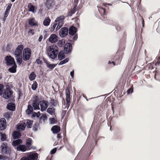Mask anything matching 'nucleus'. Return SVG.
Returning a JSON list of instances; mask_svg holds the SVG:
<instances>
[{"label": "nucleus", "mask_w": 160, "mask_h": 160, "mask_svg": "<svg viewBox=\"0 0 160 160\" xmlns=\"http://www.w3.org/2000/svg\"><path fill=\"white\" fill-rule=\"evenodd\" d=\"M23 46L20 44L18 46L14 52V55L16 60H22V52L23 48Z\"/></svg>", "instance_id": "obj_1"}, {"label": "nucleus", "mask_w": 160, "mask_h": 160, "mask_svg": "<svg viewBox=\"0 0 160 160\" xmlns=\"http://www.w3.org/2000/svg\"><path fill=\"white\" fill-rule=\"evenodd\" d=\"M31 55V50L28 48H24L22 56L23 60H29Z\"/></svg>", "instance_id": "obj_2"}, {"label": "nucleus", "mask_w": 160, "mask_h": 160, "mask_svg": "<svg viewBox=\"0 0 160 160\" xmlns=\"http://www.w3.org/2000/svg\"><path fill=\"white\" fill-rule=\"evenodd\" d=\"M13 93L12 90L10 88L9 86L7 85L3 93V97L5 99H8L12 95Z\"/></svg>", "instance_id": "obj_3"}, {"label": "nucleus", "mask_w": 160, "mask_h": 160, "mask_svg": "<svg viewBox=\"0 0 160 160\" xmlns=\"http://www.w3.org/2000/svg\"><path fill=\"white\" fill-rule=\"evenodd\" d=\"M125 47L124 45L122 47H120L115 56L114 57V60H121L122 59L123 51H124Z\"/></svg>", "instance_id": "obj_4"}, {"label": "nucleus", "mask_w": 160, "mask_h": 160, "mask_svg": "<svg viewBox=\"0 0 160 160\" xmlns=\"http://www.w3.org/2000/svg\"><path fill=\"white\" fill-rule=\"evenodd\" d=\"M2 151V153L6 154H9L11 152L10 148L8 146L7 142H3L1 146Z\"/></svg>", "instance_id": "obj_5"}, {"label": "nucleus", "mask_w": 160, "mask_h": 160, "mask_svg": "<svg viewBox=\"0 0 160 160\" xmlns=\"http://www.w3.org/2000/svg\"><path fill=\"white\" fill-rule=\"evenodd\" d=\"M65 95L66 96V106L69 107L70 103V88L68 87L65 90Z\"/></svg>", "instance_id": "obj_6"}, {"label": "nucleus", "mask_w": 160, "mask_h": 160, "mask_svg": "<svg viewBox=\"0 0 160 160\" xmlns=\"http://www.w3.org/2000/svg\"><path fill=\"white\" fill-rule=\"evenodd\" d=\"M68 32V29L66 27H63L59 30V35L62 38L65 37L67 36Z\"/></svg>", "instance_id": "obj_7"}, {"label": "nucleus", "mask_w": 160, "mask_h": 160, "mask_svg": "<svg viewBox=\"0 0 160 160\" xmlns=\"http://www.w3.org/2000/svg\"><path fill=\"white\" fill-rule=\"evenodd\" d=\"M72 48V45L71 43H66L64 46V52L65 54H68L71 52Z\"/></svg>", "instance_id": "obj_8"}, {"label": "nucleus", "mask_w": 160, "mask_h": 160, "mask_svg": "<svg viewBox=\"0 0 160 160\" xmlns=\"http://www.w3.org/2000/svg\"><path fill=\"white\" fill-rule=\"evenodd\" d=\"M40 103L41 107V110L42 111H45L48 106V102L46 100H43L42 101H41Z\"/></svg>", "instance_id": "obj_9"}, {"label": "nucleus", "mask_w": 160, "mask_h": 160, "mask_svg": "<svg viewBox=\"0 0 160 160\" xmlns=\"http://www.w3.org/2000/svg\"><path fill=\"white\" fill-rule=\"evenodd\" d=\"M6 121L4 118L0 119V130H3L6 127Z\"/></svg>", "instance_id": "obj_10"}, {"label": "nucleus", "mask_w": 160, "mask_h": 160, "mask_svg": "<svg viewBox=\"0 0 160 160\" xmlns=\"http://www.w3.org/2000/svg\"><path fill=\"white\" fill-rule=\"evenodd\" d=\"M55 3L53 0H47L46 1L45 5L48 9L51 8L54 5Z\"/></svg>", "instance_id": "obj_11"}, {"label": "nucleus", "mask_w": 160, "mask_h": 160, "mask_svg": "<svg viewBox=\"0 0 160 160\" xmlns=\"http://www.w3.org/2000/svg\"><path fill=\"white\" fill-rule=\"evenodd\" d=\"M48 52H50L51 51L52 52L59 51L58 47L55 44H53L50 46L48 47L47 48Z\"/></svg>", "instance_id": "obj_12"}, {"label": "nucleus", "mask_w": 160, "mask_h": 160, "mask_svg": "<svg viewBox=\"0 0 160 160\" xmlns=\"http://www.w3.org/2000/svg\"><path fill=\"white\" fill-rule=\"evenodd\" d=\"M58 40V37L54 34H51L48 38V41L51 43H55Z\"/></svg>", "instance_id": "obj_13"}, {"label": "nucleus", "mask_w": 160, "mask_h": 160, "mask_svg": "<svg viewBox=\"0 0 160 160\" xmlns=\"http://www.w3.org/2000/svg\"><path fill=\"white\" fill-rule=\"evenodd\" d=\"M77 28L73 26H71L68 29L69 34L71 36H74L77 32Z\"/></svg>", "instance_id": "obj_14"}, {"label": "nucleus", "mask_w": 160, "mask_h": 160, "mask_svg": "<svg viewBox=\"0 0 160 160\" xmlns=\"http://www.w3.org/2000/svg\"><path fill=\"white\" fill-rule=\"evenodd\" d=\"M21 135V134L20 132L16 131H13L12 133V137L13 139L19 138Z\"/></svg>", "instance_id": "obj_15"}, {"label": "nucleus", "mask_w": 160, "mask_h": 160, "mask_svg": "<svg viewBox=\"0 0 160 160\" xmlns=\"http://www.w3.org/2000/svg\"><path fill=\"white\" fill-rule=\"evenodd\" d=\"M58 51L52 52L51 51L48 52V54L50 58L52 59H54L57 56L58 54Z\"/></svg>", "instance_id": "obj_16"}, {"label": "nucleus", "mask_w": 160, "mask_h": 160, "mask_svg": "<svg viewBox=\"0 0 160 160\" xmlns=\"http://www.w3.org/2000/svg\"><path fill=\"white\" fill-rule=\"evenodd\" d=\"M61 130V128L57 125L53 126L51 128V130L53 133H58Z\"/></svg>", "instance_id": "obj_17"}, {"label": "nucleus", "mask_w": 160, "mask_h": 160, "mask_svg": "<svg viewBox=\"0 0 160 160\" xmlns=\"http://www.w3.org/2000/svg\"><path fill=\"white\" fill-rule=\"evenodd\" d=\"M50 104L51 106L56 107L58 104V100L54 99L52 98H50L49 100Z\"/></svg>", "instance_id": "obj_18"}, {"label": "nucleus", "mask_w": 160, "mask_h": 160, "mask_svg": "<svg viewBox=\"0 0 160 160\" xmlns=\"http://www.w3.org/2000/svg\"><path fill=\"white\" fill-rule=\"evenodd\" d=\"M28 148L25 145H20L18 146L17 147V149L18 151L25 152L27 150Z\"/></svg>", "instance_id": "obj_19"}, {"label": "nucleus", "mask_w": 160, "mask_h": 160, "mask_svg": "<svg viewBox=\"0 0 160 160\" xmlns=\"http://www.w3.org/2000/svg\"><path fill=\"white\" fill-rule=\"evenodd\" d=\"M38 154L37 153H34L30 154L27 156L29 160H36L38 158Z\"/></svg>", "instance_id": "obj_20"}, {"label": "nucleus", "mask_w": 160, "mask_h": 160, "mask_svg": "<svg viewBox=\"0 0 160 160\" xmlns=\"http://www.w3.org/2000/svg\"><path fill=\"white\" fill-rule=\"evenodd\" d=\"M7 108L8 109L10 110L14 111L15 109V105L12 102L8 103L7 105Z\"/></svg>", "instance_id": "obj_21"}, {"label": "nucleus", "mask_w": 160, "mask_h": 160, "mask_svg": "<svg viewBox=\"0 0 160 160\" xmlns=\"http://www.w3.org/2000/svg\"><path fill=\"white\" fill-rule=\"evenodd\" d=\"M65 53L62 51H60L59 52H58V58L59 60H62L64 59L65 58Z\"/></svg>", "instance_id": "obj_22"}, {"label": "nucleus", "mask_w": 160, "mask_h": 160, "mask_svg": "<svg viewBox=\"0 0 160 160\" xmlns=\"http://www.w3.org/2000/svg\"><path fill=\"white\" fill-rule=\"evenodd\" d=\"M32 139L30 138H28L26 140V144L28 149H30L31 148V146L32 145Z\"/></svg>", "instance_id": "obj_23"}, {"label": "nucleus", "mask_w": 160, "mask_h": 160, "mask_svg": "<svg viewBox=\"0 0 160 160\" xmlns=\"http://www.w3.org/2000/svg\"><path fill=\"white\" fill-rule=\"evenodd\" d=\"M28 24L30 26H37L38 25V23L36 22L34 18H32L28 19Z\"/></svg>", "instance_id": "obj_24"}, {"label": "nucleus", "mask_w": 160, "mask_h": 160, "mask_svg": "<svg viewBox=\"0 0 160 160\" xmlns=\"http://www.w3.org/2000/svg\"><path fill=\"white\" fill-rule=\"evenodd\" d=\"M47 112L51 115H54L55 114V109L53 107L48 108L47 110Z\"/></svg>", "instance_id": "obj_25"}, {"label": "nucleus", "mask_w": 160, "mask_h": 160, "mask_svg": "<svg viewBox=\"0 0 160 160\" xmlns=\"http://www.w3.org/2000/svg\"><path fill=\"white\" fill-rule=\"evenodd\" d=\"M26 126V124L25 122L22 124H20L17 126V129L20 132L24 130L25 129Z\"/></svg>", "instance_id": "obj_26"}, {"label": "nucleus", "mask_w": 160, "mask_h": 160, "mask_svg": "<svg viewBox=\"0 0 160 160\" xmlns=\"http://www.w3.org/2000/svg\"><path fill=\"white\" fill-rule=\"evenodd\" d=\"M156 61H153L152 63H150L148 64V66L150 69H152L153 68V67H154V66H156L157 64H159L160 63V61H159V62H158V61L157 62H156Z\"/></svg>", "instance_id": "obj_27"}, {"label": "nucleus", "mask_w": 160, "mask_h": 160, "mask_svg": "<svg viewBox=\"0 0 160 160\" xmlns=\"http://www.w3.org/2000/svg\"><path fill=\"white\" fill-rule=\"evenodd\" d=\"M22 140L20 139L13 140L12 143V145L13 146H18L20 144L22 143Z\"/></svg>", "instance_id": "obj_28"}, {"label": "nucleus", "mask_w": 160, "mask_h": 160, "mask_svg": "<svg viewBox=\"0 0 160 160\" xmlns=\"http://www.w3.org/2000/svg\"><path fill=\"white\" fill-rule=\"evenodd\" d=\"M17 67L16 64H14L13 66L8 69V71L10 72L14 73L16 72Z\"/></svg>", "instance_id": "obj_29"}, {"label": "nucleus", "mask_w": 160, "mask_h": 160, "mask_svg": "<svg viewBox=\"0 0 160 160\" xmlns=\"http://www.w3.org/2000/svg\"><path fill=\"white\" fill-rule=\"evenodd\" d=\"M33 107L31 105H28V109L26 110V112L28 114H30L32 113L33 111Z\"/></svg>", "instance_id": "obj_30"}, {"label": "nucleus", "mask_w": 160, "mask_h": 160, "mask_svg": "<svg viewBox=\"0 0 160 160\" xmlns=\"http://www.w3.org/2000/svg\"><path fill=\"white\" fill-rule=\"evenodd\" d=\"M44 62L46 63L47 67L51 70L53 69L57 65V64H50L47 62L48 61H44Z\"/></svg>", "instance_id": "obj_31"}, {"label": "nucleus", "mask_w": 160, "mask_h": 160, "mask_svg": "<svg viewBox=\"0 0 160 160\" xmlns=\"http://www.w3.org/2000/svg\"><path fill=\"white\" fill-rule=\"evenodd\" d=\"M0 139L2 141H8V140H7L8 137L7 136L6 134L4 133H0Z\"/></svg>", "instance_id": "obj_32"}, {"label": "nucleus", "mask_w": 160, "mask_h": 160, "mask_svg": "<svg viewBox=\"0 0 160 160\" xmlns=\"http://www.w3.org/2000/svg\"><path fill=\"white\" fill-rule=\"evenodd\" d=\"M50 21L51 20L49 18H45L43 22V24L44 26H48L49 25Z\"/></svg>", "instance_id": "obj_33"}, {"label": "nucleus", "mask_w": 160, "mask_h": 160, "mask_svg": "<svg viewBox=\"0 0 160 160\" xmlns=\"http://www.w3.org/2000/svg\"><path fill=\"white\" fill-rule=\"evenodd\" d=\"M36 76V75L35 73L34 72H32L30 74L29 78L30 81H32L35 79Z\"/></svg>", "instance_id": "obj_34"}, {"label": "nucleus", "mask_w": 160, "mask_h": 160, "mask_svg": "<svg viewBox=\"0 0 160 160\" xmlns=\"http://www.w3.org/2000/svg\"><path fill=\"white\" fill-rule=\"evenodd\" d=\"M6 63L8 66L12 67L14 64H16L15 61H6Z\"/></svg>", "instance_id": "obj_35"}, {"label": "nucleus", "mask_w": 160, "mask_h": 160, "mask_svg": "<svg viewBox=\"0 0 160 160\" xmlns=\"http://www.w3.org/2000/svg\"><path fill=\"white\" fill-rule=\"evenodd\" d=\"M47 119V117L46 114H43L40 118L39 122L42 123V122H44Z\"/></svg>", "instance_id": "obj_36"}, {"label": "nucleus", "mask_w": 160, "mask_h": 160, "mask_svg": "<svg viewBox=\"0 0 160 160\" xmlns=\"http://www.w3.org/2000/svg\"><path fill=\"white\" fill-rule=\"evenodd\" d=\"M65 40L64 39H62L61 40H59L58 42V46L60 47H62L65 44Z\"/></svg>", "instance_id": "obj_37"}, {"label": "nucleus", "mask_w": 160, "mask_h": 160, "mask_svg": "<svg viewBox=\"0 0 160 160\" xmlns=\"http://www.w3.org/2000/svg\"><path fill=\"white\" fill-rule=\"evenodd\" d=\"M32 121L30 120H27L26 122V126L28 128H31L32 123Z\"/></svg>", "instance_id": "obj_38"}, {"label": "nucleus", "mask_w": 160, "mask_h": 160, "mask_svg": "<svg viewBox=\"0 0 160 160\" xmlns=\"http://www.w3.org/2000/svg\"><path fill=\"white\" fill-rule=\"evenodd\" d=\"M136 61H130L129 62V65L131 67L135 68L136 67Z\"/></svg>", "instance_id": "obj_39"}, {"label": "nucleus", "mask_w": 160, "mask_h": 160, "mask_svg": "<svg viewBox=\"0 0 160 160\" xmlns=\"http://www.w3.org/2000/svg\"><path fill=\"white\" fill-rule=\"evenodd\" d=\"M76 7H74L73 8L71 9L70 11L68 13V16H72V15L75 13V12Z\"/></svg>", "instance_id": "obj_40"}, {"label": "nucleus", "mask_w": 160, "mask_h": 160, "mask_svg": "<svg viewBox=\"0 0 160 160\" xmlns=\"http://www.w3.org/2000/svg\"><path fill=\"white\" fill-rule=\"evenodd\" d=\"M32 106L34 110L40 109L39 103H32Z\"/></svg>", "instance_id": "obj_41"}, {"label": "nucleus", "mask_w": 160, "mask_h": 160, "mask_svg": "<svg viewBox=\"0 0 160 160\" xmlns=\"http://www.w3.org/2000/svg\"><path fill=\"white\" fill-rule=\"evenodd\" d=\"M38 84L36 81H34L33 83L32 86V88L33 90H35L38 88Z\"/></svg>", "instance_id": "obj_42"}, {"label": "nucleus", "mask_w": 160, "mask_h": 160, "mask_svg": "<svg viewBox=\"0 0 160 160\" xmlns=\"http://www.w3.org/2000/svg\"><path fill=\"white\" fill-rule=\"evenodd\" d=\"M64 16H61L58 18H57L55 20V22H58L60 21H62V20L64 19Z\"/></svg>", "instance_id": "obj_43"}, {"label": "nucleus", "mask_w": 160, "mask_h": 160, "mask_svg": "<svg viewBox=\"0 0 160 160\" xmlns=\"http://www.w3.org/2000/svg\"><path fill=\"white\" fill-rule=\"evenodd\" d=\"M18 99H19L23 95V93L20 88L18 90Z\"/></svg>", "instance_id": "obj_44"}, {"label": "nucleus", "mask_w": 160, "mask_h": 160, "mask_svg": "<svg viewBox=\"0 0 160 160\" xmlns=\"http://www.w3.org/2000/svg\"><path fill=\"white\" fill-rule=\"evenodd\" d=\"M35 10L34 6L30 4L29 9V11L33 12Z\"/></svg>", "instance_id": "obj_45"}, {"label": "nucleus", "mask_w": 160, "mask_h": 160, "mask_svg": "<svg viewBox=\"0 0 160 160\" xmlns=\"http://www.w3.org/2000/svg\"><path fill=\"white\" fill-rule=\"evenodd\" d=\"M49 120L50 123L52 124L56 123L57 122V119H55L54 118H50L49 119Z\"/></svg>", "instance_id": "obj_46"}, {"label": "nucleus", "mask_w": 160, "mask_h": 160, "mask_svg": "<svg viewBox=\"0 0 160 160\" xmlns=\"http://www.w3.org/2000/svg\"><path fill=\"white\" fill-rule=\"evenodd\" d=\"M11 113L9 112H5L4 114V117L7 119H9L10 117Z\"/></svg>", "instance_id": "obj_47"}, {"label": "nucleus", "mask_w": 160, "mask_h": 160, "mask_svg": "<svg viewBox=\"0 0 160 160\" xmlns=\"http://www.w3.org/2000/svg\"><path fill=\"white\" fill-rule=\"evenodd\" d=\"M12 46V45L11 44H7L6 48L7 51L10 52L11 50Z\"/></svg>", "instance_id": "obj_48"}, {"label": "nucleus", "mask_w": 160, "mask_h": 160, "mask_svg": "<svg viewBox=\"0 0 160 160\" xmlns=\"http://www.w3.org/2000/svg\"><path fill=\"white\" fill-rule=\"evenodd\" d=\"M3 89L4 86L2 84H0V95H2V94Z\"/></svg>", "instance_id": "obj_49"}, {"label": "nucleus", "mask_w": 160, "mask_h": 160, "mask_svg": "<svg viewBox=\"0 0 160 160\" xmlns=\"http://www.w3.org/2000/svg\"><path fill=\"white\" fill-rule=\"evenodd\" d=\"M38 123H35L32 129L34 131H36L38 129Z\"/></svg>", "instance_id": "obj_50"}, {"label": "nucleus", "mask_w": 160, "mask_h": 160, "mask_svg": "<svg viewBox=\"0 0 160 160\" xmlns=\"http://www.w3.org/2000/svg\"><path fill=\"white\" fill-rule=\"evenodd\" d=\"M4 60H14V58L11 56H7L5 57Z\"/></svg>", "instance_id": "obj_51"}, {"label": "nucleus", "mask_w": 160, "mask_h": 160, "mask_svg": "<svg viewBox=\"0 0 160 160\" xmlns=\"http://www.w3.org/2000/svg\"><path fill=\"white\" fill-rule=\"evenodd\" d=\"M12 4H9L6 8V11L10 12V11L12 6Z\"/></svg>", "instance_id": "obj_52"}, {"label": "nucleus", "mask_w": 160, "mask_h": 160, "mask_svg": "<svg viewBox=\"0 0 160 160\" xmlns=\"http://www.w3.org/2000/svg\"><path fill=\"white\" fill-rule=\"evenodd\" d=\"M57 25V22L55 23H54V24H53V26L50 29V31L51 32L53 31L54 30L55 28H56V27Z\"/></svg>", "instance_id": "obj_53"}, {"label": "nucleus", "mask_w": 160, "mask_h": 160, "mask_svg": "<svg viewBox=\"0 0 160 160\" xmlns=\"http://www.w3.org/2000/svg\"><path fill=\"white\" fill-rule=\"evenodd\" d=\"M116 28L118 31H120L122 28L119 25L117 24L115 25Z\"/></svg>", "instance_id": "obj_54"}, {"label": "nucleus", "mask_w": 160, "mask_h": 160, "mask_svg": "<svg viewBox=\"0 0 160 160\" xmlns=\"http://www.w3.org/2000/svg\"><path fill=\"white\" fill-rule=\"evenodd\" d=\"M38 97L37 96H35L34 98V100L33 103H38Z\"/></svg>", "instance_id": "obj_55"}, {"label": "nucleus", "mask_w": 160, "mask_h": 160, "mask_svg": "<svg viewBox=\"0 0 160 160\" xmlns=\"http://www.w3.org/2000/svg\"><path fill=\"white\" fill-rule=\"evenodd\" d=\"M57 151V148H55L54 149H52L50 151V153L51 154H54Z\"/></svg>", "instance_id": "obj_56"}, {"label": "nucleus", "mask_w": 160, "mask_h": 160, "mask_svg": "<svg viewBox=\"0 0 160 160\" xmlns=\"http://www.w3.org/2000/svg\"><path fill=\"white\" fill-rule=\"evenodd\" d=\"M63 21H60L59 22L58 24H57V25L60 27H61L63 24Z\"/></svg>", "instance_id": "obj_57"}, {"label": "nucleus", "mask_w": 160, "mask_h": 160, "mask_svg": "<svg viewBox=\"0 0 160 160\" xmlns=\"http://www.w3.org/2000/svg\"><path fill=\"white\" fill-rule=\"evenodd\" d=\"M133 91V88H130L127 90L128 94L132 93Z\"/></svg>", "instance_id": "obj_58"}, {"label": "nucleus", "mask_w": 160, "mask_h": 160, "mask_svg": "<svg viewBox=\"0 0 160 160\" xmlns=\"http://www.w3.org/2000/svg\"><path fill=\"white\" fill-rule=\"evenodd\" d=\"M68 61H62L58 64V65L63 64L68 62Z\"/></svg>", "instance_id": "obj_59"}, {"label": "nucleus", "mask_w": 160, "mask_h": 160, "mask_svg": "<svg viewBox=\"0 0 160 160\" xmlns=\"http://www.w3.org/2000/svg\"><path fill=\"white\" fill-rule=\"evenodd\" d=\"M20 160H29L28 156L23 157H22Z\"/></svg>", "instance_id": "obj_60"}, {"label": "nucleus", "mask_w": 160, "mask_h": 160, "mask_svg": "<svg viewBox=\"0 0 160 160\" xmlns=\"http://www.w3.org/2000/svg\"><path fill=\"white\" fill-rule=\"evenodd\" d=\"M28 33H31L32 35H33L34 34V32L32 29H30L28 31Z\"/></svg>", "instance_id": "obj_61"}, {"label": "nucleus", "mask_w": 160, "mask_h": 160, "mask_svg": "<svg viewBox=\"0 0 160 160\" xmlns=\"http://www.w3.org/2000/svg\"><path fill=\"white\" fill-rule=\"evenodd\" d=\"M9 13V12H8V11H7L5 10V13H4V16L7 17L8 16V15Z\"/></svg>", "instance_id": "obj_62"}, {"label": "nucleus", "mask_w": 160, "mask_h": 160, "mask_svg": "<svg viewBox=\"0 0 160 160\" xmlns=\"http://www.w3.org/2000/svg\"><path fill=\"white\" fill-rule=\"evenodd\" d=\"M57 137L58 140H59L60 139H61L62 137L61 134L60 133L58 134Z\"/></svg>", "instance_id": "obj_63"}, {"label": "nucleus", "mask_w": 160, "mask_h": 160, "mask_svg": "<svg viewBox=\"0 0 160 160\" xmlns=\"http://www.w3.org/2000/svg\"><path fill=\"white\" fill-rule=\"evenodd\" d=\"M78 38V35H75L72 38L73 40V41L77 40Z\"/></svg>", "instance_id": "obj_64"}]
</instances>
